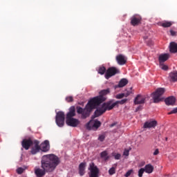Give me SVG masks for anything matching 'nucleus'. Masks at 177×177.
<instances>
[{
  "label": "nucleus",
  "mask_w": 177,
  "mask_h": 177,
  "mask_svg": "<svg viewBox=\"0 0 177 177\" xmlns=\"http://www.w3.org/2000/svg\"><path fill=\"white\" fill-rule=\"evenodd\" d=\"M60 164V159L55 154L44 155L41 158V168L45 169L47 174H51Z\"/></svg>",
  "instance_id": "nucleus-1"
},
{
  "label": "nucleus",
  "mask_w": 177,
  "mask_h": 177,
  "mask_svg": "<svg viewBox=\"0 0 177 177\" xmlns=\"http://www.w3.org/2000/svg\"><path fill=\"white\" fill-rule=\"evenodd\" d=\"M97 106L98 105L93 100H90L83 110L82 118H83V120L88 118V117L91 115V112L92 110L96 109Z\"/></svg>",
  "instance_id": "nucleus-2"
},
{
  "label": "nucleus",
  "mask_w": 177,
  "mask_h": 177,
  "mask_svg": "<svg viewBox=\"0 0 177 177\" xmlns=\"http://www.w3.org/2000/svg\"><path fill=\"white\" fill-rule=\"evenodd\" d=\"M109 93H110V88L102 90L100 92V95L94 97L91 100L99 106V104L106 100L107 98L105 96L106 95H109Z\"/></svg>",
  "instance_id": "nucleus-3"
},
{
  "label": "nucleus",
  "mask_w": 177,
  "mask_h": 177,
  "mask_svg": "<svg viewBox=\"0 0 177 177\" xmlns=\"http://www.w3.org/2000/svg\"><path fill=\"white\" fill-rule=\"evenodd\" d=\"M165 93V88H157L156 91L152 93L153 103H160V102L162 100V98L161 97V96H162V95H164Z\"/></svg>",
  "instance_id": "nucleus-4"
},
{
  "label": "nucleus",
  "mask_w": 177,
  "mask_h": 177,
  "mask_svg": "<svg viewBox=\"0 0 177 177\" xmlns=\"http://www.w3.org/2000/svg\"><path fill=\"white\" fill-rule=\"evenodd\" d=\"M65 115L64 112L59 111L55 116V122L59 128L64 127Z\"/></svg>",
  "instance_id": "nucleus-5"
},
{
  "label": "nucleus",
  "mask_w": 177,
  "mask_h": 177,
  "mask_svg": "<svg viewBox=\"0 0 177 177\" xmlns=\"http://www.w3.org/2000/svg\"><path fill=\"white\" fill-rule=\"evenodd\" d=\"M88 171H90V173H88L89 177H99V168L95 165V163L89 164Z\"/></svg>",
  "instance_id": "nucleus-6"
},
{
  "label": "nucleus",
  "mask_w": 177,
  "mask_h": 177,
  "mask_svg": "<svg viewBox=\"0 0 177 177\" xmlns=\"http://www.w3.org/2000/svg\"><path fill=\"white\" fill-rule=\"evenodd\" d=\"M115 74H120V69L114 66L109 67L105 73V78L106 80H109L111 77H113V75H115Z\"/></svg>",
  "instance_id": "nucleus-7"
},
{
  "label": "nucleus",
  "mask_w": 177,
  "mask_h": 177,
  "mask_svg": "<svg viewBox=\"0 0 177 177\" xmlns=\"http://www.w3.org/2000/svg\"><path fill=\"white\" fill-rule=\"evenodd\" d=\"M100 125H102V123L100 121L98 120H90L86 124V128L88 131H91V129H97L100 128Z\"/></svg>",
  "instance_id": "nucleus-8"
},
{
  "label": "nucleus",
  "mask_w": 177,
  "mask_h": 177,
  "mask_svg": "<svg viewBox=\"0 0 177 177\" xmlns=\"http://www.w3.org/2000/svg\"><path fill=\"white\" fill-rule=\"evenodd\" d=\"M32 149L30 153L32 154H37L41 150V145H39V142L37 140H32Z\"/></svg>",
  "instance_id": "nucleus-9"
},
{
  "label": "nucleus",
  "mask_w": 177,
  "mask_h": 177,
  "mask_svg": "<svg viewBox=\"0 0 177 177\" xmlns=\"http://www.w3.org/2000/svg\"><path fill=\"white\" fill-rule=\"evenodd\" d=\"M142 23V17L139 15H135L131 18V24L134 27L136 26H139Z\"/></svg>",
  "instance_id": "nucleus-10"
},
{
  "label": "nucleus",
  "mask_w": 177,
  "mask_h": 177,
  "mask_svg": "<svg viewBox=\"0 0 177 177\" xmlns=\"http://www.w3.org/2000/svg\"><path fill=\"white\" fill-rule=\"evenodd\" d=\"M114 102V100H111L108 101L107 102L104 103V106L105 109L106 110L110 111V110H113V109L114 107H115L116 106H118V102L117 101L115 102Z\"/></svg>",
  "instance_id": "nucleus-11"
},
{
  "label": "nucleus",
  "mask_w": 177,
  "mask_h": 177,
  "mask_svg": "<svg viewBox=\"0 0 177 177\" xmlns=\"http://www.w3.org/2000/svg\"><path fill=\"white\" fill-rule=\"evenodd\" d=\"M21 146L25 150H28L30 146H32V139H24L21 142Z\"/></svg>",
  "instance_id": "nucleus-12"
},
{
  "label": "nucleus",
  "mask_w": 177,
  "mask_h": 177,
  "mask_svg": "<svg viewBox=\"0 0 177 177\" xmlns=\"http://www.w3.org/2000/svg\"><path fill=\"white\" fill-rule=\"evenodd\" d=\"M66 122L68 127H73V128H75V127H78V125H80V120L75 118L68 119L66 120Z\"/></svg>",
  "instance_id": "nucleus-13"
},
{
  "label": "nucleus",
  "mask_w": 177,
  "mask_h": 177,
  "mask_svg": "<svg viewBox=\"0 0 177 177\" xmlns=\"http://www.w3.org/2000/svg\"><path fill=\"white\" fill-rule=\"evenodd\" d=\"M46 173L48 172L46 171V170H45V169H41L39 167L35 168V174L37 177L45 176V175H46Z\"/></svg>",
  "instance_id": "nucleus-14"
},
{
  "label": "nucleus",
  "mask_w": 177,
  "mask_h": 177,
  "mask_svg": "<svg viewBox=\"0 0 177 177\" xmlns=\"http://www.w3.org/2000/svg\"><path fill=\"white\" fill-rule=\"evenodd\" d=\"M49 149H50V146L49 145V140H46L41 144L40 150L46 153V151H49Z\"/></svg>",
  "instance_id": "nucleus-15"
},
{
  "label": "nucleus",
  "mask_w": 177,
  "mask_h": 177,
  "mask_svg": "<svg viewBox=\"0 0 177 177\" xmlns=\"http://www.w3.org/2000/svg\"><path fill=\"white\" fill-rule=\"evenodd\" d=\"M106 111H107V109H106V107L103 104L101 108L97 109L94 112V115L95 117H100V115H102V114H104V113H106Z\"/></svg>",
  "instance_id": "nucleus-16"
},
{
  "label": "nucleus",
  "mask_w": 177,
  "mask_h": 177,
  "mask_svg": "<svg viewBox=\"0 0 177 177\" xmlns=\"http://www.w3.org/2000/svg\"><path fill=\"white\" fill-rule=\"evenodd\" d=\"M145 100H146V97L141 95H138L134 100V103L135 104H144Z\"/></svg>",
  "instance_id": "nucleus-17"
},
{
  "label": "nucleus",
  "mask_w": 177,
  "mask_h": 177,
  "mask_svg": "<svg viewBox=\"0 0 177 177\" xmlns=\"http://www.w3.org/2000/svg\"><path fill=\"white\" fill-rule=\"evenodd\" d=\"M116 61L120 66H124V64L127 63V59H125V56L121 54L116 56Z\"/></svg>",
  "instance_id": "nucleus-18"
},
{
  "label": "nucleus",
  "mask_w": 177,
  "mask_h": 177,
  "mask_svg": "<svg viewBox=\"0 0 177 177\" xmlns=\"http://www.w3.org/2000/svg\"><path fill=\"white\" fill-rule=\"evenodd\" d=\"M157 127V121L156 120H151L145 122L143 126V128H156Z\"/></svg>",
  "instance_id": "nucleus-19"
},
{
  "label": "nucleus",
  "mask_w": 177,
  "mask_h": 177,
  "mask_svg": "<svg viewBox=\"0 0 177 177\" xmlns=\"http://www.w3.org/2000/svg\"><path fill=\"white\" fill-rule=\"evenodd\" d=\"M75 117V106H71L69 112L66 114V120H71Z\"/></svg>",
  "instance_id": "nucleus-20"
},
{
  "label": "nucleus",
  "mask_w": 177,
  "mask_h": 177,
  "mask_svg": "<svg viewBox=\"0 0 177 177\" xmlns=\"http://www.w3.org/2000/svg\"><path fill=\"white\" fill-rule=\"evenodd\" d=\"M86 168V162H81L79 165V175L84 176L85 175V169Z\"/></svg>",
  "instance_id": "nucleus-21"
},
{
  "label": "nucleus",
  "mask_w": 177,
  "mask_h": 177,
  "mask_svg": "<svg viewBox=\"0 0 177 177\" xmlns=\"http://www.w3.org/2000/svg\"><path fill=\"white\" fill-rule=\"evenodd\" d=\"M165 102L167 106H174L175 104V102H176V98L174 96H170L166 98Z\"/></svg>",
  "instance_id": "nucleus-22"
},
{
  "label": "nucleus",
  "mask_w": 177,
  "mask_h": 177,
  "mask_svg": "<svg viewBox=\"0 0 177 177\" xmlns=\"http://www.w3.org/2000/svg\"><path fill=\"white\" fill-rule=\"evenodd\" d=\"M169 59V54L164 53L159 55L158 60L159 63H165L167 60Z\"/></svg>",
  "instance_id": "nucleus-23"
},
{
  "label": "nucleus",
  "mask_w": 177,
  "mask_h": 177,
  "mask_svg": "<svg viewBox=\"0 0 177 177\" xmlns=\"http://www.w3.org/2000/svg\"><path fill=\"white\" fill-rule=\"evenodd\" d=\"M169 52L171 53H177V43L172 41L169 44Z\"/></svg>",
  "instance_id": "nucleus-24"
},
{
  "label": "nucleus",
  "mask_w": 177,
  "mask_h": 177,
  "mask_svg": "<svg viewBox=\"0 0 177 177\" xmlns=\"http://www.w3.org/2000/svg\"><path fill=\"white\" fill-rule=\"evenodd\" d=\"M144 169L146 174H151L154 171V167L150 164H148L145 165Z\"/></svg>",
  "instance_id": "nucleus-25"
},
{
  "label": "nucleus",
  "mask_w": 177,
  "mask_h": 177,
  "mask_svg": "<svg viewBox=\"0 0 177 177\" xmlns=\"http://www.w3.org/2000/svg\"><path fill=\"white\" fill-rule=\"evenodd\" d=\"M126 85H128V80L123 78L120 82L116 88H124Z\"/></svg>",
  "instance_id": "nucleus-26"
},
{
  "label": "nucleus",
  "mask_w": 177,
  "mask_h": 177,
  "mask_svg": "<svg viewBox=\"0 0 177 177\" xmlns=\"http://www.w3.org/2000/svg\"><path fill=\"white\" fill-rule=\"evenodd\" d=\"M100 157L104 160V161H109L110 159V156H109V153H107V151H104L101 152Z\"/></svg>",
  "instance_id": "nucleus-27"
},
{
  "label": "nucleus",
  "mask_w": 177,
  "mask_h": 177,
  "mask_svg": "<svg viewBox=\"0 0 177 177\" xmlns=\"http://www.w3.org/2000/svg\"><path fill=\"white\" fill-rule=\"evenodd\" d=\"M170 81L171 82H177V72H171L169 73Z\"/></svg>",
  "instance_id": "nucleus-28"
},
{
  "label": "nucleus",
  "mask_w": 177,
  "mask_h": 177,
  "mask_svg": "<svg viewBox=\"0 0 177 177\" xmlns=\"http://www.w3.org/2000/svg\"><path fill=\"white\" fill-rule=\"evenodd\" d=\"M160 26L164 28H167L168 27H171L172 26V22L171 21H165L161 23Z\"/></svg>",
  "instance_id": "nucleus-29"
},
{
  "label": "nucleus",
  "mask_w": 177,
  "mask_h": 177,
  "mask_svg": "<svg viewBox=\"0 0 177 177\" xmlns=\"http://www.w3.org/2000/svg\"><path fill=\"white\" fill-rule=\"evenodd\" d=\"M106 71V67L104 66H100L98 68V74H100L101 75H103Z\"/></svg>",
  "instance_id": "nucleus-30"
},
{
  "label": "nucleus",
  "mask_w": 177,
  "mask_h": 177,
  "mask_svg": "<svg viewBox=\"0 0 177 177\" xmlns=\"http://www.w3.org/2000/svg\"><path fill=\"white\" fill-rule=\"evenodd\" d=\"M159 66L162 70L167 71L168 70V66L164 64V63H159Z\"/></svg>",
  "instance_id": "nucleus-31"
},
{
  "label": "nucleus",
  "mask_w": 177,
  "mask_h": 177,
  "mask_svg": "<svg viewBox=\"0 0 177 177\" xmlns=\"http://www.w3.org/2000/svg\"><path fill=\"white\" fill-rule=\"evenodd\" d=\"M66 100L68 103H71L72 102H74V98L73 96H68L66 97Z\"/></svg>",
  "instance_id": "nucleus-32"
},
{
  "label": "nucleus",
  "mask_w": 177,
  "mask_h": 177,
  "mask_svg": "<svg viewBox=\"0 0 177 177\" xmlns=\"http://www.w3.org/2000/svg\"><path fill=\"white\" fill-rule=\"evenodd\" d=\"M145 168H141V169L138 171V176H139V177L143 176V174H145Z\"/></svg>",
  "instance_id": "nucleus-33"
},
{
  "label": "nucleus",
  "mask_w": 177,
  "mask_h": 177,
  "mask_svg": "<svg viewBox=\"0 0 177 177\" xmlns=\"http://www.w3.org/2000/svg\"><path fill=\"white\" fill-rule=\"evenodd\" d=\"M77 114H82L84 113V109H82L81 106L77 107Z\"/></svg>",
  "instance_id": "nucleus-34"
},
{
  "label": "nucleus",
  "mask_w": 177,
  "mask_h": 177,
  "mask_svg": "<svg viewBox=\"0 0 177 177\" xmlns=\"http://www.w3.org/2000/svg\"><path fill=\"white\" fill-rule=\"evenodd\" d=\"M127 102H128V99H127V98L123 99L120 101H117L118 104H125V103H127Z\"/></svg>",
  "instance_id": "nucleus-35"
},
{
  "label": "nucleus",
  "mask_w": 177,
  "mask_h": 177,
  "mask_svg": "<svg viewBox=\"0 0 177 177\" xmlns=\"http://www.w3.org/2000/svg\"><path fill=\"white\" fill-rule=\"evenodd\" d=\"M23 172H24V169H23V167H19V168L17 169V173L19 175H21V174H23Z\"/></svg>",
  "instance_id": "nucleus-36"
},
{
  "label": "nucleus",
  "mask_w": 177,
  "mask_h": 177,
  "mask_svg": "<svg viewBox=\"0 0 177 177\" xmlns=\"http://www.w3.org/2000/svg\"><path fill=\"white\" fill-rule=\"evenodd\" d=\"M109 175H114V174H115V168L111 167V168L109 170Z\"/></svg>",
  "instance_id": "nucleus-37"
},
{
  "label": "nucleus",
  "mask_w": 177,
  "mask_h": 177,
  "mask_svg": "<svg viewBox=\"0 0 177 177\" xmlns=\"http://www.w3.org/2000/svg\"><path fill=\"white\" fill-rule=\"evenodd\" d=\"M133 173V169H130L125 174L124 176L125 177H129L131 176V175Z\"/></svg>",
  "instance_id": "nucleus-38"
},
{
  "label": "nucleus",
  "mask_w": 177,
  "mask_h": 177,
  "mask_svg": "<svg viewBox=\"0 0 177 177\" xmlns=\"http://www.w3.org/2000/svg\"><path fill=\"white\" fill-rule=\"evenodd\" d=\"M116 99H122V97H125V93H120L116 95Z\"/></svg>",
  "instance_id": "nucleus-39"
},
{
  "label": "nucleus",
  "mask_w": 177,
  "mask_h": 177,
  "mask_svg": "<svg viewBox=\"0 0 177 177\" xmlns=\"http://www.w3.org/2000/svg\"><path fill=\"white\" fill-rule=\"evenodd\" d=\"M132 88H131L130 91H127V93H124V97H128L131 93H132Z\"/></svg>",
  "instance_id": "nucleus-40"
},
{
  "label": "nucleus",
  "mask_w": 177,
  "mask_h": 177,
  "mask_svg": "<svg viewBox=\"0 0 177 177\" xmlns=\"http://www.w3.org/2000/svg\"><path fill=\"white\" fill-rule=\"evenodd\" d=\"M104 139H106V136H104V135H101L98 138V140H100V142H103Z\"/></svg>",
  "instance_id": "nucleus-41"
},
{
  "label": "nucleus",
  "mask_w": 177,
  "mask_h": 177,
  "mask_svg": "<svg viewBox=\"0 0 177 177\" xmlns=\"http://www.w3.org/2000/svg\"><path fill=\"white\" fill-rule=\"evenodd\" d=\"M177 113V107L174 108L172 111L168 113L169 115L171 114H176Z\"/></svg>",
  "instance_id": "nucleus-42"
},
{
  "label": "nucleus",
  "mask_w": 177,
  "mask_h": 177,
  "mask_svg": "<svg viewBox=\"0 0 177 177\" xmlns=\"http://www.w3.org/2000/svg\"><path fill=\"white\" fill-rule=\"evenodd\" d=\"M170 35H171V37H176V32L173 30H170Z\"/></svg>",
  "instance_id": "nucleus-43"
},
{
  "label": "nucleus",
  "mask_w": 177,
  "mask_h": 177,
  "mask_svg": "<svg viewBox=\"0 0 177 177\" xmlns=\"http://www.w3.org/2000/svg\"><path fill=\"white\" fill-rule=\"evenodd\" d=\"M123 155H124V156H129V150L125 149L124 151V153H123Z\"/></svg>",
  "instance_id": "nucleus-44"
},
{
  "label": "nucleus",
  "mask_w": 177,
  "mask_h": 177,
  "mask_svg": "<svg viewBox=\"0 0 177 177\" xmlns=\"http://www.w3.org/2000/svg\"><path fill=\"white\" fill-rule=\"evenodd\" d=\"M121 158V154L117 153L115 155V160H120Z\"/></svg>",
  "instance_id": "nucleus-45"
},
{
  "label": "nucleus",
  "mask_w": 177,
  "mask_h": 177,
  "mask_svg": "<svg viewBox=\"0 0 177 177\" xmlns=\"http://www.w3.org/2000/svg\"><path fill=\"white\" fill-rule=\"evenodd\" d=\"M147 44L148 45V46H153V41L149 40V41H147Z\"/></svg>",
  "instance_id": "nucleus-46"
},
{
  "label": "nucleus",
  "mask_w": 177,
  "mask_h": 177,
  "mask_svg": "<svg viewBox=\"0 0 177 177\" xmlns=\"http://www.w3.org/2000/svg\"><path fill=\"white\" fill-rule=\"evenodd\" d=\"M158 153H160L158 149H156L155 151L153 152V156H157L158 154Z\"/></svg>",
  "instance_id": "nucleus-47"
},
{
  "label": "nucleus",
  "mask_w": 177,
  "mask_h": 177,
  "mask_svg": "<svg viewBox=\"0 0 177 177\" xmlns=\"http://www.w3.org/2000/svg\"><path fill=\"white\" fill-rule=\"evenodd\" d=\"M139 110H142V106H139L138 108H136V111L138 112Z\"/></svg>",
  "instance_id": "nucleus-48"
},
{
  "label": "nucleus",
  "mask_w": 177,
  "mask_h": 177,
  "mask_svg": "<svg viewBox=\"0 0 177 177\" xmlns=\"http://www.w3.org/2000/svg\"><path fill=\"white\" fill-rule=\"evenodd\" d=\"M115 123H113V124H111L110 125V127H111V128H113V127H115Z\"/></svg>",
  "instance_id": "nucleus-49"
},
{
  "label": "nucleus",
  "mask_w": 177,
  "mask_h": 177,
  "mask_svg": "<svg viewBox=\"0 0 177 177\" xmlns=\"http://www.w3.org/2000/svg\"><path fill=\"white\" fill-rule=\"evenodd\" d=\"M144 39H147V37H144Z\"/></svg>",
  "instance_id": "nucleus-50"
}]
</instances>
